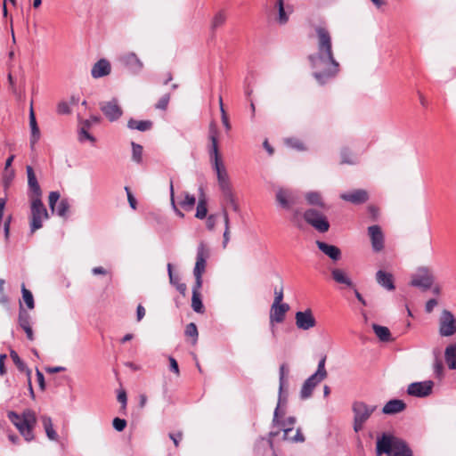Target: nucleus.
<instances>
[{"mask_svg": "<svg viewBox=\"0 0 456 456\" xmlns=\"http://www.w3.org/2000/svg\"><path fill=\"white\" fill-rule=\"evenodd\" d=\"M317 52L308 56L313 76L320 85L326 84L340 71L339 62L335 59L332 37L329 29L322 26L315 28Z\"/></svg>", "mask_w": 456, "mask_h": 456, "instance_id": "f257e3e1", "label": "nucleus"}, {"mask_svg": "<svg viewBox=\"0 0 456 456\" xmlns=\"http://www.w3.org/2000/svg\"><path fill=\"white\" fill-rule=\"evenodd\" d=\"M376 454L381 456H412V452L407 444L401 438L390 434L383 433L377 439Z\"/></svg>", "mask_w": 456, "mask_h": 456, "instance_id": "f03ea898", "label": "nucleus"}, {"mask_svg": "<svg viewBox=\"0 0 456 456\" xmlns=\"http://www.w3.org/2000/svg\"><path fill=\"white\" fill-rule=\"evenodd\" d=\"M8 419L17 428L20 435L27 442L34 440V428L37 424V417L32 410H25L21 414L14 411L8 413Z\"/></svg>", "mask_w": 456, "mask_h": 456, "instance_id": "7ed1b4c3", "label": "nucleus"}, {"mask_svg": "<svg viewBox=\"0 0 456 456\" xmlns=\"http://www.w3.org/2000/svg\"><path fill=\"white\" fill-rule=\"evenodd\" d=\"M377 406L369 405L363 402H354L352 406L354 413V430L359 432L363 428L365 422L376 411Z\"/></svg>", "mask_w": 456, "mask_h": 456, "instance_id": "20e7f679", "label": "nucleus"}, {"mask_svg": "<svg viewBox=\"0 0 456 456\" xmlns=\"http://www.w3.org/2000/svg\"><path fill=\"white\" fill-rule=\"evenodd\" d=\"M30 232L34 233L43 226V221L48 219V212L44 206L41 197L31 198Z\"/></svg>", "mask_w": 456, "mask_h": 456, "instance_id": "39448f33", "label": "nucleus"}, {"mask_svg": "<svg viewBox=\"0 0 456 456\" xmlns=\"http://www.w3.org/2000/svg\"><path fill=\"white\" fill-rule=\"evenodd\" d=\"M210 256L208 247L201 241L197 248L196 263L193 269V275L195 277V283L198 286H202V275L206 271L207 260Z\"/></svg>", "mask_w": 456, "mask_h": 456, "instance_id": "423d86ee", "label": "nucleus"}, {"mask_svg": "<svg viewBox=\"0 0 456 456\" xmlns=\"http://www.w3.org/2000/svg\"><path fill=\"white\" fill-rule=\"evenodd\" d=\"M305 221L320 232H326L330 229V223L326 216L314 208L306 210L304 215Z\"/></svg>", "mask_w": 456, "mask_h": 456, "instance_id": "0eeeda50", "label": "nucleus"}, {"mask_svg": "<svg viewBox=\"0 0 456 456\" xmlns=\"http://www.w3.org/2000/svg\"><path fill=\"white\" fill-rule=\"evenodd\" d=\"M210 159L214 164V168L216 172L217 182H218V185H219L221 191L232 188L229 175H228L225 167L224 166V164L222 162L220 153H218L216 155H213V158Z\"/></svg>", "mask_w": 456, "mask_h": 456, "instance_id": "6e6552de", "label": "nucleus"}, {"mask_svg": "<svg viewBox=\"0 0 456 456\" xmlns=\"http://www.w3.org/2000/svg\"><path fill=\"white\" fill-rule=\"evenodd\" d=\"M435 277L432 272L427 268H419L418 273L412 276L411 285L421 288L423 290L430 289L434 284Z\"/></svg>", "mask_w": 456, "mask_h": 456, "instance_id": "1a4fd4ad", "label": "nucleus"}, {"mask_svg": "<svg viewBox=\"0 0 456 456\" xmlns=\"http://www.w3.org/2000/svg\"><path fill=\"white\" fill-rule=\"evenodd\" d=\"M60 193L58 191H51L48 197L49 207L52 212H55L56 214L63 218L68 216V213L69 211V202L67 199H62L60 200Z\"/></svg>", "mask_w": 456, "mask_h": 456, "instance_id": "9d476101", "label": "nucleus"}, {"mask_svg": "<svg viewBox=\"0 0 456 456\" xmlns=\"http://www.w3.org/2000/svg\"><path fill=\"white\" fill-rule=\"evenodd\" d=\"M456 332V319L453 314L444 310L439 318V333L443 337H451Z\"/></svg>", "mask_w": 456, "mask_h": 456, "instance_id": "9b49d317", "label": "nucleus"}, {"mask_svg": "<svg viewBox=\"0 0 456 456\" xmlns=\"http://www.w3.org/2000/svg\"><path fill=\"white\" fill-rule=\"evenodd\" d=\"M434 382L426 380L422 382H414L408 386L407 393L416 397H426L432 393Z\"/></svg>", "mask_w": 456, "mask_h": 456, "instance_id": "f8f14e48", "label": "nucleus"}, {"mask_svg": "<svg viewBox=\"0 0 456 456\" xmlns=\"http://www.w3.org/2000/svg\"><path fill=\"white\" fill-rule=\"evenodd\" d=\"M276 200L281 208L285 209H291L297 204V195L290 190L279 189L276 192Z\"/></svg>", "mask_w": 456, "mask_h": 456, "instance_id": "ddd939ff", "label": "nucleus"}, {"mask_svg": "<svg viewBox=\"0 0 456 456\" xmlns=\"http://www.w3.org/2000/svg\"><path fill=\"white\" fill-rule=\"evenodd\" d=\"M296 325L299 330H308L316 326V320L311 309L297 312L295 314Z\"/></svg>", "mask_w": 456, "mask_h": 456, "instance_id": "4468645a", "label": "nucleus"}, {"mask_svg": "<svg viewBox=\"0 0 456 456\" xmlns=\"http://www.w3.org/2000/svg\"><path fill=\"white\" fill-rule=\"evenodd\" d=\"M100 108L105 117L111 122L118 119L123 113L116 99L102 102Z\"/></svg>", "mask_w": 456, "mask_h": 456, "instance_id": "2eb2a0df", "label": "nucleus"}, {"mask_svg": "<svg viewBox=\"0 0 456 456\" xmlns=\"http://www.w3.org/2000/svg\"><path fill=\"white\" fill-rule=\"evenodd\" d=\"M340 198L354 205H360L369 200V192L363 189L353 190L340 195Z\"/></svg>", "mask_w": 456, "mask_h": 456, "instance_id": "dca6fc26", "label": "nucleus"}, {"mask_svg": "<svg viewBox=\"0 0 456 456\" xmlns=\"http://www.w3.org/2000/svg\"><path fill=\"white\" fill-rule=\"evenodd\" d=\"M371 246L374 251L379 252L384 248V234L379 225H371L368 228Z\"/></svg>", "mask_w": 456, "mask_h": 456, "instance_id": "f3484780", "label": "nucleus"}, {"mask_svg": "<svg viewBox=\"0 0 456 456\" xmlns=\"http://www.w3.org/2000/svg\"><path fill=\"white\" fill-rule=\"evenodd\" d=\"M218 135H219V131H218L217 126L214 121H212L209 124V127H208V139L210 141L208 151H209L210 159L213 158V155H216L219 153Z\"/></svg>", "mask_w": 456, "mask_h": 456, "instance_id": "a211bd4d", "label": "nucleus"}, {"mask_svg": "<svg viewBox=\"0 0 456 456\" xmlns=\"http://www.w3.org/2000/svg\"><path fill=\"white\" fill-rule=\"evenodd\" d=\"M289 310L288 304L281 305L273 304L270 310V322L271 323H281L285 319L286 313Z\"/></svg>", "mask_w": 456, "mask_h": 456, "instance_id": "6ab92c4d", "label": "nucleus"}, {"mask_svg": "<svg viewBox=\"0 0 456 456\" xmlns=\"http://www.w3.org/2000/svg\"><path fill=\"white\" fill-rule=\"evenodd\" d=\"M27 175H28V184L29 187V190L31 191L30 193V199L31 198H38L41 197L42 191L40 189V186L38 184V182L37 180L36 175L34 173V170L32 167L27 166Z\"/></svg>", "mask_w": 456, "mask_h": 456, "instance_id": "aec40b11", "label": "nucleus"}, {"mask_svg": "<svg viewBox=\"0 0 456 456\" xmlns=\"http://www.w3.org/2000/svg\"><path fill=\"white\" fill-rule=\"evenodd\" d=\"M120 62L133 71H139L142 68V62L134 53H127L120 56Z\"/></svg>", "mask_w": 456, "mask_h": 456, "instance_id": "412c9836", "label": "nucleus"}, {"mask_svg": "<svg viewBox=\"0 0 456 456\" xmlns=\"http://www.w3.org/2000/svg\"><path fill=\"white\" fill-rule=\"evenodd\" d=\"M110 70V63L105 59H101L93 66L91 75L94 78H99L109 75Z\"/></svg>", "mask_w": 456, "mask_h": 456, "instance_id": "4be33fe9", "label": "nucleus"}, {"mask_svg": "<svg viewBox=\"0 0 456 456\" xmlns=\"http://www.w3.org/2000/svg\"><path fill=\"white\" fill-rule=\"evenodd\" d=\"M316 245L318 248L334 261L341 258V250L334 245H330L326 242L317 240Z\"/></svg>", "mask_w": 456, "mask_h": 456, "instance_id": "5701e85b", "label": "nucleus"}, {"mask_svg": "<svg viewBox=\"0 0 456 456\" xmlns=\"http://www.w3.org/2000/svg\"><path fill=\"white\" fill-rule=\"evenodd\" d=\"M323 379H319L318 377L312 375L303 384L300 396L302 399H307L312 395L314 387Z\"/></svg>", "mask_w": 456, "mask_h": 456, "instance_id": "b1692460", "label": "nucleus"}, {"mask_svg": "<svg viewBox=\"0 0 456 456\" xmlns=\"http://www.w3.org/2000/svg\"><path fill=\"white\" fill-rule=\"evenodd\" d=\"M376 281L383 288L387 290H394V278L393 275L389 273L379 270L376 273Z\"/></svg>", "mask_w": 456, "mask_h": 456, "instance_id": "393cba45", "label": "nucleus"}, {"mask_svg": "<svg viewBox=\"0 0 456 456\" xmlns=\"http://www.w3.org/2000/svg\"><path fill=\"white\" fill-rule=\"evenodd\" d=\"M199 191H200V194L198 197V205H197L195 217H197L198 219H204L208 214L207 196H206L202 187H200Z\"/></svg>", "mask_w": 456, "mask_h": 456, "instance_id": "a878e982", "label": "nucleus"}, {"mask_svg": "<svg viewBox=\"0 0 456 456\" xmlns=\"http://www.w3.org/2000/svg\"><path fill=\"white\" fill-rule=\"evenodd\" d=\"M406 404L402 400L394 399L387 402L382 409L384 414H395L403 411Z\"/></svg>", "mask_w": 456, "mask_h": 456, "instance_id": "bb28decb", "label": "nucleus"}, {"mask_svg": "<svg viewBox=\"0 0 456 456\" xmlns=\"http://www.w3.org/2000/svg\"><path fill=\"white\" fill-rule=\"evenodd\" d=\"M201 287L202 286H198V284H194L192 287L191 307L199 314H202L204 312V305L201 301L200 294Z\"/></svg>", "mask_w": 456, "mask_h": 456, "instance_id": "cd10ccee", "label": "nucleus"}, {"mask_svg": "<svg viewBox=\"0 0 456 456\" xmlns=\"http://www.w3.org/2000/svg\"><path fill=\"white\" fill-rule=\"evenodd\" d=\"M331 277L337 283L344 284L350 288H354L352 280L348 277L347 273L342 269H332Z\"/></svg>", "mask_w": 456, "mask_h": 456, "instance_id": "c85d7f7f", "label": "nucleus"}, {"mask_svg": "<svg viewBox=\"0 0 456 456\" xmlns=\"http://www.w3.org/2000/svg\"><path fill=\"white\" fill-rule=\"evenodd\" d=\"M167 271L169 276V281L172 285L175 286L176 289L183 295L185 296L187 286L185 283L180 282V278L173 273V265L167 264Z\"/></svg>", "mask_w": 456, "mask_h": 456, "instance_id": "c756f323", "label": "nucleus"}, {"mask_svg": "<svg viewBox=\"0 0 456 456\" xmlns=\"http://www.w3.org/2000/svg\"><path fill=\"white\" fill-rule=\"evenodd\" d=\"M283 439L290 442H304L305 437L300 429L294 430L292 427L283 429Z\"/></svg>", "mask_w": 456, "mask_h": 456, "instance_id": "7c9ffc66", "label": "nucleus"}, {"mask_svg": "<svg viewBox=\"0 0 456 456\" xmlns=\"http://www.w3.org/2000/svg\"><path fill=\"white\" fill-rule=\"evenodd\" d=\"M29 125H30V128H31V140H30V143L33 146L38 141V139L40 137V131H39V128L37 126V120H36L35 113H34V110H33L32 108H31L30 112H29Z\"/></svg>", "mask_w": 456, "mask_h": 456, "instance_id": "2f4dec72", "label": "nucleus"}, {"mask_svg": "<svg viewBox=\"0 0 456 456\" xmlns=\"http://www.w3.org/2000/svg\"><path fill=\"white\" fill-rule=\"evenodd\" d=\"M127 126L130 129H136L144 132L152 127V122L151 120H136L131 118L128 120Z\"/></svg>", "mask_w": 456, "mask_h": 456, "instance_id": "473e14b6", "label": "nucleus"}, {"mask_svg": "<svg viewBox=\"0 0 456 456\" xmlns=\"http://www.w3.org/2000/svg\"><path fill=\"white\" fill-rule=\"evenodd\" d=\"M445 361L451 370H456V345L448 346L444 352Z\"/></svg>", "mask_w": 456, "mask_h": 456, "instance_id": "72a5a7b5", "label": "nucleus"}, {"mask_svg": "<svg viewBox=\"0 0 456 456\" xmlns=\"http://www.w3.org/2000/svg\"><path fill=\"white\" fill-rule=\"evenodd\" d=\"M227 15L224 10H219L212 18L210 28L214 31L225 24Z\"/></svg>", "mask_w": 456, "mask_h": 456, "instance_id": "f704fd0d", "label": "nucleus"}, {"mask_svg": "<svg viewBox=\"0 0 456 456\" xmlns=\"http://www.w3.org/2000/svg\"><path fill=\"white\" fill-rule=\"evenodd\" d=\"M372 329L379 340L383 342H388L392 340L391 333L388 328L380 326L379 324H373Z\"/></svg>", "mask_w": 456, "mask_h": 456, "instance_id": "c9c22d12", "label": "nucleus"}, {"mask_svg": "<svg viewBox=\"0 0 456 456\" xmlns=\"http://www.w3.org/2000/svg\"><path fill=\"white\" fill-rule=\"evenodd\" d=\"M42 423L45 428L46 436L51 440H57L58 435L53 429V422L50 417H42Z\"/></svg>", "mask_w": 456, "mask_h": 456, "instance_id": "e433bc0d", "label": "nucleus"}, {"mask_svg": "<svg viewBox=\"0 0 456 456\" xmlns=\"http://www.w3.org/2000/svg\"><path fill=\"white\" fill-rule=\"evenodd\" d=\"M224 200L230 204L235 212H239L240 207L232 188L222 191Z\"/></svg>", "mask_w": 456, "mask_h": 456, "instance_id": "4c0bfd02", "label": "nucleus"}, {"mask_svg": "<svg viewBox=\"0 0 456 456\" xmlns=\"http://www.w3.org/2000/svg\"><path fill=\"white\" fill-rule=\"evenodd\" d=\"M305 200L309 205L324 208L322 195L317 191H310L305 194Z\"/></svg>", "mask_w": 456, "mask_h": 456, "instance_id": "58836bf2", "label": "nucleus"}, {"mask_svg": "<svg viewBox=\"0 0 456 456\" xmlns=\"http://www.w3.org/2000/svg\"><path fill=\"white\" fill-rule=\"evenodd\" d=\"M10 356L19 370L25 371L28 377L31 375V370L27 368L26 364L23 362V361L20 358V356L14 350H12L10 352Z\"/></svg>", "mask_w": 456, "mask_h": 456, "instance_id": "ea45409f", "label": "nucleus"}, {"mask_svg": "<svg viewBox=\"0 0 456 456\" xmlns=\"http://www.w3.org/2000/svg\"><path fill=\"white\" fill-rule=\"evenodd\" d=\"M341 164L354 165L356 159L354 153L348 148H343L340 151Z\"/></svg>", "mask_w": 456, "mask_h": 456, "instance_id": "a19ab883", "label": "nucleus"}, {"mask_svg": "<svg viewBox=\"0 0 456 456\" xmlns=\"http://www.w3.org/2000/svg\"><path fill=\"white\" fill-rule=\"evenodd\" d=\"M276 7L278 9V13H279L277 21L282 25L286 24L289 20V16L287 14V12H285L284 0H276Z\"/></svg>", "mask_w": 456, "mask_h": 456, "instance_id": "79ce46f5", "label": "nucleus"}, {"mask_svg": "<svg viewBox=\"0 0 456 456\" xmlns=\"http://www.w3.org/2000/svg\"><path fill=\"white\" fill-rule=\"evenodd\" d=\"M195 203L196 198L193 195L189 194L188 192H184L183 199L180 201L179 204L183 209L190 211L193 208Z\"/></svg>", "mask_w": 456, "mask_h": 456, "instance_id": "37998d69", "label": "nucleus"}, {"mask_svg": "<svg viewBox=\"0 0 456 456\" xmlns=\"http://www.w3.org/2000/svg\"><path fill=\"white\" fill-rule=\"evenodd\" d=\"M18 322L20 328H24L30 325V315L26 310L23 309L21 304L20 305Z\"/></svg>", "mask_w": 456, "mask_h": 456, "instance_id": "c03bdc74", "label": "nucleus"}, {"mask_svg": "<svg viewBox=\"0 0 456 456\" xmlns=\"http://www.w3.org/2000/svg\"><path fill=\"white\" fill-rule=\"evenodd\" d=\"M22 298L27 305L28 308L33 309L35 306L34 297L30 290L26 289L25 285H21Z\"/></svg>", "mask_w": 456, "mask_h": 456, "instance_id": "a18cd8bd", "label": "nucleus"}, {"mask_svg": "<svg viewBox=\"0 0 456 456\" xmlns=\"http://www.w3.org/2000/svg\"><path fill=\"white\" fill-rule=\"evenodd\" d=\"M184 332L186 337L192 338V345H195L199 336L196 324L193 322L187 324Z\"/></svg>", "mask_w": 456, "mask_h": 456, "instance_id": "49530a36", "label": "nucleus"}, {"mask_svg": "<svg viewBox=\"0 0 456 456\" xmlns=\"http://www.w3.org/2000/svg\"><path fill=\"white\" fill-rule=\"evenodd\" d=\"M289 371V369L286 363H282L280 366V370H279V372H280V387H279L280 392H281V390L286 383Z\"/></svg>", "mask_w": 456, "mask_h": 456, "instance_id": "de8ad7c7", "label": "nucleus"}, {"mask_svg": "<svg viewBox=\"0 0 456 456\" xmlns=\"http://www.w3.org/2000/svg\"><path fill=\"white\" fill-rule=\"evenodd\" d=\"M219 107H220V111H221V116H222V122L224 124V126H225L226 130H230L231 129V125H230V122H229V118H228V115L224 110V102H223V98L222 96H219Z\"/></svg>", "mask_w": 456, "mask_h": 456, "instance_id": "09e8293b", "label": "nucleus"}, {"mask_svg": "<svg viewBox=\"0 0 456 456\" xmlns=\"http://www.w3.org/2000/svg\"><path fill=\"white\" fill-rule=\"evenodd\" d=\"M326 356H323L318 363L316 372L314 374L318 377L319 379H324L327 377V371L325 370Z\"/></svg>", "mask_w": 456, "mask_h": 456, "instance_id": "8fccbe9b", "label": "nucleus"}, {"mask_svg": "<svg viewBox=\"0 0 456 456\" xmlns=\"http://www.w3.org/2000/svg\"><path fill=\"white\" fill-rule=\"evenodd\" d=\"M132 148H133V159L137 163L141 162L142 156V147L140 144H137L133 142Z\"/></svg>", "mask_w": 456, "mask_h": 456, "instance_id": "3c124183", "label": "nucleus"}, {"mask_svg": "<svg viewBox=\"0 0 456 456\" xmlns=\"http://www.w3.org/2000/svg\"><path fill=\"white\" fill-rule=\"evenodd\" d=\"M287 144L291 148L297 149L298 151H305L306 149L304 142L301 140L296 138L288 139Z\"/></svg>", "mask_w": 456, "mask_h": 456, "instance_id": "603ef678", "label": "nucleus"}, {"mask_svg": "<svg viewBox=\"0 0 456 456\" xmlns=\"http://www.w3.org/2000/svg\"><path fill=\"white\" fill-rule=\"evenodd\" d=\"M170 100L169 94H164L156 103L155 108L161 110H166Z\"/></svg>", "mask_w": 456, "mask_h": 456, "instance_id": "864d4df0", "label": "nucleus"}, {"mask_svg": "<svg viewBox=\"0 0 456 456\" xmlns=\"http://www.w3.org/2000/svg\"><path fill=\"white\" fill-rule=\"evenodd\" d=\"M168 436L173 441L175 448H178L180 442L183 440V433L182 431H177L175 433H169Z\"/></svg>", "mask_w": 456, "mask_h": 456, "instance_id": "5fc2aeb1", "label": "nucleus"}, {"mask_svg": "<svg viewBox=\"0 0 456 456\" xmlns=\"http://www.w3.org/2000/svg\"><path fill=\"white\" fill-rule=\"evenodd\" d=\"M78 139L80 142H83L84 140H89L92 142H95L94 137L89 134L88 129L82 127H80L79 130Z\"/></svg>", "mask_w": 456, "mask_h": 456, "instance_id": "6e6d98bb", "label": "nucleus"}, {"mask_svg": "<svg viewBox=\"0 0 456 456\" xmlns=\"http://www.w3.org/2000/svg\"><path fill=\"white\" fill-rule=\"evenodd\" d=\"M113 428L117 430V431H123L125 429V428L126 427V421L123 419H119V418H115L113 419Z\"/></svg>", "mask_w": 456, "mask_h": 456, "instance_id": "4d7b16f0", "label": "nucleus"}, {"mask_svg": "<svg viewBox=\"0 0 456 456\" xmlns=\"http://www.w3.org/2000/svg\"><path fill=\"white\" fill-rule=\"evenodd\" d=\"M283 300V287L281 286L280 289H274V300L273 304L281 305Z\"/></svg>", "mask_w": 456, "mask_h": 456, "instance_id": "13d9d810", "label": "nucleus"}, {"mask_svg": "<svg viewBox=\"0 0 456 456\" xmlns=\"http://www.w3.org/2000/svg\"><path fill=\"white\" fill-rule=\"evenodd\" d=\"M57 112L59 114H69L70 113V108L69 104L65 102H60L57 106Z\"/></svg>", "mask_w": 456, "mask_h": 456, "instance_id": "bf43d9fd", "label": "nucleus"}, {"mask_svg": "<svg viewBox=\"0 0 456 456\" xmlns=\"http://www.w3.org/2000/svg\"><path fill=\"white\" fill-rule=\"evenodd\" d=\"M170 370L178 377L180 375V370L176 360L173 357H169Z\"/></svg>", "mask_w": 456, "mask_h": 456, "instance_id": "052dcab7", "label": "nucleus"}, {"mask_svg": "<svg viewBox=\"0 0 456 456\" xmlns=\"http://www.w3.org/2000/svg\"><path fill=\"white\" fill-rule=\"evenodd\" d=\"M125 190L126 191V194H127V200L129 202V205L130 207L133 208V209H135L136 208V200L134 197V195L132 194L130 189L128 187H125Z\"/></svg>", "mask_w": 456, "mask_h": 456, "instance_id": "680f3d73", "label": "nucleus"}, {"mask_svg": "<svg viewBox=\"0 0 456 456\" xmlns=\"http://www.w3.org/2000/svg\"><path fill=\"white\" fill-rule=\"evenodd\" d=\"M437 301L434 298L432 299H429L427 303H426V306H425V309H426V312L430 314L434 308L437 305Z\"/></svg>", "mask_w": 456, "mask_h": 456, "instance_id": "e2e57ef3", "label": "nucleus"}, {"mask_svg": "<svg viewBox=\"0 0 456 456\" xmlns=\"http://www.w3.org/2000/svg\"><path fill=\"white\" fill-rule=\"evenodd\" d=\"M300 216H301V212L297 209H294L293 210V214H292V217H291V221L297 225V226H300Z\"/></svg>", "mask_w": 456, "mask_h": 456, "instance_id": "0e129e2a", "label": "nucleus"}, {"mask_svg": "<svg viewBox=\"0 0 456 456\" xmlns=\"http://www.w3.org/2000/svg\"><path fill=\"white\" fill-rule=\"evenodd\" d=\"M14 176V171L12 169H9V172L7 173V177L5 179V172L4 173V186L7 187L9 185V183H11V181L12 180Z\"/></svg>", "mask_w": 456, "mask_h": 456, "instance_id": "69168bd1", "label": "nucleus"}, {"mask_svg": "<svg viewBox=\"0 0 456 456\" xmlns=\"http://www.w3.org/2000/svg\"><path fill=\"white\" fill-rule=\"evenodd\" d=\"M37 381H38L41 390H45V378H44L43 373L41 371H39L38 370H37Z\"/></svg>", "mask_w": 456, "mask_h": 456, "instance_id": "338daca9", "label": "nucleus"}, {"mask_svg": "<svg viewBox=\"0 0 456 456\" xmlns=\"http://www.w3.org/2000/svg\"><path fill=\"white\" fill-rule=\"evenodd\" d=\"M92 273H93L94 275H100V274H101V275H106V274H108V273H109V272H108L105 268H103V267H102V266L94 267V268L92 269Z\"/></svg>", "mask_w": 456, "mask_h": 456, "instance_id": "774afa93", "label": "nucleus"}]
</instances>
